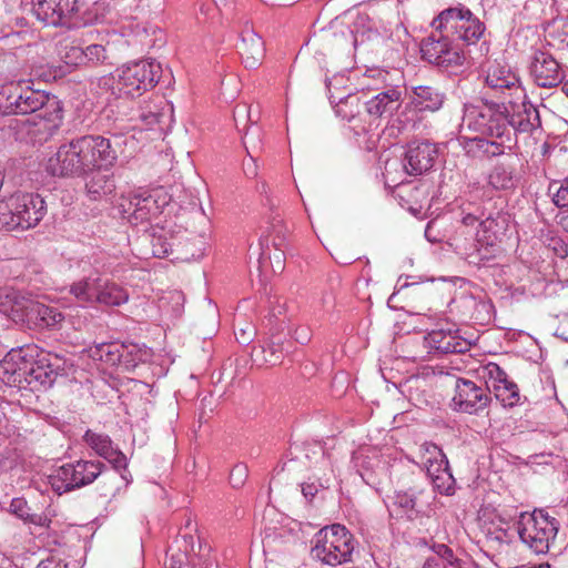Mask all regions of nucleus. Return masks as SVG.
<instances>
[{
  "label": "nucleus",
  "instance_id": "obj_1",
  "mask_svg": "<svg viewBox=\"0 0 568 568\" xmlns=\"http://www.w3.org/2000/svg\"><path fill=\"white\" fill-rule=\"evenodd\" d=\"M115 160L116 152L109 139L82 135L61 144L48 160L47 169L52 175L81 178L112 165Z\"/></svg>",
  "mask_w": 568,
  "mask_h": 568
},
{
  "label": "nucleus",
  "instance_id": "obj_2",
  "mask_svg": "<svg viewBox=\"0 0 568 568\" xmlns=\"http://www.w3.org/2000/svg\"><path fill=\"white\" fill-rule=\"evenodd\" d=\"M0 110L4 114H31L43 121V130L60 125L62 108L55 95L34 90L28 82L19 81L4 85L0 92Z\"/></svg>",
  "mask_w": 568,
  "mask_h": 568
},
{
  "label": "nucleus",
  "instance_id": "obj_3",
  "mask_svg": "<svg viewBox=\"0 0 568 568\" xmlns=\"http://www.w3.org/2000/svg\"><path fill=\"white\" fill-rule=\"evenodd\" d=\"M161 74L160 63L141 60L119 68L114 75L101 78L100 85L115 99L134 98L154 88Z\"/></svg>",
  "mask_w": 568,
  "mask_h": 568
},
{
  "label": "nucleus",
  "instance_id": "obj_4",
  "mask_svg": "<svg viewBox=\"0 0 568 568\" xmlns=\"http://www.w3.org/2000/svg\"><path fill=\"white\" fill-rule=\"evenodd\" d=\"M47 213L43 197L36 193L17 192L0 201V230H30Z\"/></svg>",
  "mask_w": 568,
  "mask_h": 568
},
{
  "label": "nucleus",
  "instance_id": "obj_5",
  "mask_svg": "<svg viewBox=\"0 0 568 568\" xmlns=\"http://www.w3.org/2000/svg\"><path fill=\"white\" fill-rule=\"evenodd\" d=\"M462 128L490 138H507L510 141L507 103L484 102L466 103Z\"/></svg>",
  "mask_w": 568,
  "mask_h": 568
},
{
  "label": "nucleus",
  "instance_id": "obj_6",
  "mask_svg": "<svg viewBox=\"0 0 568 568\" xmlns=\"http://www.w3.org/2000/svg\"><path fill=\"white\" fill-rule=\"evenodd\" d=\"M355 550L353 535L342 525L335 524L318 530L312 539L313 559L335 567L352 561Z\"/></svg>",
  "mask_w": 568,
  "mask_h": 568
},
{
  "label": "nucleus",
  "instance_id": "obj_7",
  "mask_svg": "<svg viewBox=\"0 0 568 568\" xmlns=\"http://www.w3.org/2000/svg\"><path fill=\"white\" fill-rule=\"evenodd\" d=\"M558 530L557 518L549 516L544 509H535L531 514L523 513L517 521L520 540L537 555L549 551Z\"/></svg>",
  "mask_w": 568,
  "mask_h": 568
},
{
  "label": "nucleus",
  "instance_id": "obj_8",
  "mask_svg": "<svg viewBox=\"0 0 568 568\" xmlns=\"http://www.w3.org/2000/svg\"><path fill=\"white\" fill-rule=\"evenodd\" d=\"M29 3L37 19L45 24L80 27L92 21L89 0H30Z\"/></svg>",
  "mask_w": 568,
  "mask_h": 568
},
{
  "label": "nucleus",
  "instance_id": "obj_9",
  "mask_svg": "<svg viewBox=\"0 0 568 568\" xmlns=\"http://www.w3.org/2000/svg\"><path fill=\"white\" fill-rule=\"evenodd\" d=\"M432 26L436 30H445L455 43L462 41L465 45L477 43L486 30L485 24L462 4L442 11Z\"/></svg>",
  "mask_w": 568,
  "mask_h": 568
},
{
  "label": "nucleus",
  "instance_id": "obj_10",
  "mask_svg": "<svg viewBox=\"0 0 568 568\" xmlns=\"http://www.w3.org/2000/svg\"><path fill=\"white\" fill-rule=\"evenodd\" d=\"M105 468V464L100 460L79 459L67 463L49 476V484L54 493L63 495L92 484Z\"/></svg>",
  "mask_w": 568,
  "mask_h": 568
},
{
  "label": "nucleus",
  "instance_id": "obj_11",
  "mask_svg": "<svg viewBox=\"0 0 568 568\" xmlns=\"http://www.w3.org/2000/svg\"><path fill=\"white\" fill-rule=\"evenodd\" d=\"M168 203L166 196L161 195L160 191H138L121 196L118 209L123 219L138 225L158 217Z\"/></svg>",
  "mask_w": 568,
  "mask_h": 568
},
{
  "label": "nucleus",
  "instance_id": "obj_12",
  "mask_svg": "<svg viewBox=\"0 0 568 568\" xmlns=\"http://www.w3.org/2000/svg\"><path fill=\"white\" fill-rule=\"evenodd\" d=\"M424 60L442 68L460 67L465 54L445 30H436L425 38L420 45Z\"/></svg>",
  "mask_w": 568,
  "mask_h": 568
},
{
  "label": "nucleus",
  "instance_id": "obj_13",
  "mask_svg": "<svg viewBox=\"0 0 568 568\" xmlns=\"http://www.w3.org/2000/svg\"><path fill=\"white\" fill-rule=\"evenodd\" d=\"M530 75L540 88H555L567 77L564 65L546 49H536L530 61Z\"/></svg>",
  "mask_w": 568,
  "mask_h": 568
},
{
  "label": "nucleus",
  "instance_id": "obj_14",
  "mask_svg": "<svg viewBox=\"0 0 568 568\" xmlns=\"http://www.w3.org/2000/svg\"><path fill=\"white\" fill-rule=\"evenodd\" d=\"M490 403L489 385H478L470 379L458 378L455 385V396L453 397L454 409L475 414L483 410Z\"/></svg>",
  "mask_w": 568,
  "mask_h": 568
},
{
  "label": "nucleus",
  "instance_id": "obj_15",
  "mask_svg": "<svg viewBox=\"0 0 568 568\" xmlns=\"http://www.w3.org/2000/svg\"><path fill=\"white\" fill-rule=\"evenodd\" d=\"M438 148L429 141H413L407 145L402 160L404 172L412 176L427 173L435 164Z\"/></svg>",
  "mask_w": 568,
  "mask_h": 568
},
{
  "label": "nucleus",
  "instance_id": "obj_16",
  "mask_svg": "<svg viewBox=\"0 0 568 568\" xmlns=\"http://www.w3.org/2000/svg\"><path fill=\"white\" fill-rule=\"evenodd\" d=\"M62 371L63 363L58 355L43 354L34 359L31 354L24 387H51Z\"/></svg>",
  "mask_w": 568,
  "mask_h": 568
},
{
  "label": "nucleus",
  "instance_id": "obj_17",
  "mask_svg": "<svg viewBox=\"0 0 568 568\" xmlns=\"http://www.w3.org/2000/svg\"><path fill=\"white\" fill-rule=\"evenodd\" d=\"M445 101V93L432 85H418L412 88L408 93V102L405 105L403 115L406 116L405 122H415L414 118H409V113H424L438 111Z\"/></svg>",
  "mask_w": 568,
  "mask_h": 568
},
{
  "label": "nucleus",
  "instance_id": "obj_18",
  "mask_svg": "<svg viewBox=\"0 0 568 568\" xmlns=\"http://www.w3.org/2000/svg\"><path fill=\"white\" fill-rule=\"evenodd\" d=\"M131 120L140 122L142 129H154L158 125L160 130H163L173 121V106L163 97H156L144 102L139 108L136 116Z\"/></svg>",
  "mask_w": 568,
  "mask_h": 568
},
{
  "label": "nucleus",
  "instance_id": "obj_19",
  "mask_svg": "<svg viewBox=\"0 0 568 568\" xmlns=\"http://www.w3.org/2000/svg\"><path fill=\"white\" fill-rule=\"evenodd\" d=\"M30 356L28 349H11L0 362V378L7 384L24 387Z\"/></svg>",
  "mask_w": 568,
  "mask_h": 568
},
{
  "label": "nucleus",
  "instance_id": "obj_20",
  "mask_svg": "<svg viewBox=\"0 0 568 568\" xmlns=\"http://www.w3.org/2000/svg\"><path fill=\"white\" fill-rule=\"evenodd\" d=\"M486 83L494 90L501 93L509 92V97L520 99L523 88L520 87L518 75L508 67L498 61L490 62L486 70Z\"/></svg>",
  "mask_w": 568,
  "mask_h": 568
},
{
  "label": "nucleus",
  "instance_id": "obj_21",
  "mask_svg": "<svg viewBox=\"0 0 568 568\" xmlns=\"http://www.w3.org/2000/svg\"><path fill=\"white\" fill-rule=\"evenodd\" d=\"M82 438L85 445L89 446L94 454L108 460L115 469L126 467L128 460L125 455L114 447L109 435L88 429Z\"/></svg>",
  "mask_w": 568,
  "mask_h": 568
},
{
  "label": "nucleus",
  "instance_id": "obj_22",
  "mask_svg": "<svg viewBox=\"0 0 568 568\" xmlns=\"http://www.w3.org/2000/svg\"><path fill=\"white\" fill-rule=\"evenodd\" d=\"M506 216L501 214H497L496 217L488 216L479 223L480 232H483V241H485L486 246H480L476 250V252L468 254V262L471 264H480L485 261H489L491 255L489 254V247L494 246L495 241L498 235L503 233L506 224ZM478 240V242H480Z\"/></svg>",
  "mask_w": 568,
  "mask_h": 568
},
{
  "label": "nucleus",
  "instance_id": "obj_23",
  "mask_svg": "<svg viewBox=\"0 0 568 568\" xmlns=\"http://www.w3.org/2000/svg\"><path fill=\"white\" fill-rule=\"evenodd\" d=\"M123 346H120L115 343H100L89 348V357L93 361H99L104 363L108 366H115L121 359L124 357L128 364L132 366H136L140 362H145L148 357V352L142 349H135L134 357L132 359H128L129 355L133 356V349L124 356L121 352Z\"/></svg>",
  "mask_w": 568,
  "mask_h": 568
},
{
  "label": "nucleus",
  "instance_id": "obj_24",
  "mask_svg": "<svg viewBox=\"0 0 568 568\" xmlns=\"http://www.w3.org/2000/svg\"><path fill=\"white\" fill-rule=\"evenodd\" d=\"M402 91L398 87L388 85L364 102L366 112L374 118L392 115L400 105Z\"/></svg>",
  "mask_w": 568,
  "mask_h": 568
},
{
  "label": "nucleus",
  "instance_id": "obj_25",
  "mask_svg": "<svg viewBox=\"0 0 568 568\" xmlns=\"http://www.w3.org/2000/svg\"><path fill=\"white\" fill-rule=\"evenodd\" d=\"M305 456L308 459L312 457L315 459L312 466V478L318 481V486L323 489H328L336 478L331 457L318 444L308 445Z\"/></svg>",
  "mask_w": 568,
  "mask_h": 568
},
{
  "label": "nucleus",
  "instance_id": "obj_26",
  "mask_svg": "<svg viewBox=\"0 0 568 568\" xmlns=\"http://www.w3.org/2000/svg\"><path fill=\"white\" fill-rule=\"evenodd\" d=\"M178 545V554H171L165 568H191L193 564V556L201 555L202 545L195 541L193 534L183 532L180 538L175 540Z\"/></svg>",
  "mask_w": 568,
  "mask_h": 568
},
{
  "label": "nucleus",
  "instance_id": "obj_27",
  "mask_svg": "<svg viewBox=\"0 0 568 568\" xmlns=\"http://www.w3.org/2000/svg\"><path fill=\"white\" fill-rule=\"evenodd\" d=\"M239 48L246 69L260 65L264 57V42L252 28L243 29Z\"/></svg>",
  "mask_w": 568,
  "mask_h": 568
},
{
  "label": "nucleus",
  "instance_id": "obj_28",
  "mask_svg": "<svg viewBox=\"0 0 568 568\" xmlns=\"http://www.w3.org/2000/svg\"><path fill=\"white\" fill-rule=\"evenodd\" d=\"M426 339L430 348L443 354L464 353L469 348V343L452 331H433L428 333Z\"/></svg>",
  "mask_w": 568,
  "mask_h": 568
},
{
  "label": "nucleus",
  "instance_id": "obj_29",
  "mask_svg": "<svg viewBox=\"0 0 568 568\" xmlns=\"http://www.w3.org/2000/svg\"><path fill=\"white\" fill-rule=\"evenodd\" d=\"M88 176L90 178L85 182V190L92 201H99L112 194L116 187L113 175L106 170L97 169Z\"/></svg>",
  "mask_w": 568,
  "mask_h": 568
},
{
  "label": "nucleus",
  "instance_id": "obj_30",
  "mask_svg": "<svg viewBox=\"0 0 568 568\" xmlns=\"http://www.w3.org/2000/svg\"><path fill=\"white\" fill-rule=\"evenodd\" d=\"M103 277L98 273H92L70 285V294L77 301L90 305L97 304L99 290L101 288Z\"/></svg>",
  "mask_w": 568,
  "mask_h": 568
},
{
  "label": "nucleus",
  "instance_id": "obj_31",
  "mask_svg": "<svg viewBox=\"0 0 568 568\" xmlns=\"http://www.w3.org/2000/svg\"><path fill=\"white\" fill-rule=\"evenodd\" d=\"M420 460L426 468L429 478H434L442 471L448 469V462L442 449L432 443H424L420 445Z\"/></svg>",
  "mask_w": 568,
  "mask_h": 568
},
{
  "label": "nucleus",
  "instance_id": "obj_32",
  "mask_svg": "<svg viewBox=\"0 0 568 568\" xmlns=\"http://www.w3.org/2000/svg\"><path fill=\"white\" fill-rule=\"evenodd\" d=\"M517 181L515 163L511 162L497 163L488 175V184L497 191L511 190Z\"/></svg>",
  "mask_w": 568,
  "mask_h": 568
},
{
  "label": "nucleus",
  "instance_id": "obj_33",
  "mask_svg": "<svg viewBox=\"0 0 568 568\" xmlns=\"http://www.w3.org/2000/svg\"><path fill=\"white\" fill-rule=\"evenodd\" d=\"M128 300L129 294L122 286L103 277L97 304L120 306L126 303Z\"/></svg>",
  "mask_w": 568,
  "mask_h": 568
},
{
  "label": "nucleus",
  "instance_id": "obj_34",
  "mask_svg": "<svg viewBox=\"0 0 568 568\" xmlns=\"http://www.w3.org/2000/svg\"><path fill=\"white\" fill-rule=\"evenodd\" d=\"M534 113L538 118V113L535 109H526L524 106V113L520 111L515 112V103L513 100L507 102V120L509 121L510 133L513 131L528 132L532 130L534 124L531 123L529 115Z\"/></svg>",
  "mask_w": 568,
  "mask_h": 568
},
{
  "label": "nucleus",
  "instance_id": "obj_35",
  "mask_svg": "<svg viewBox=\"0 0 568 568\" xmlns=\"http://www.w3.org/2000/svg\"><path fill=\"white\" fill-rule=\"evenodd\" d=\"M491 389L496 399L500 402L504 407H514L519 404V388L513 381L509 379L500 385L496 384Z\"/></svg>",
  "mask_w": 568,
  "mask_h": 568
},
{
  "label": "nucleus",
  "instance_id": "obj_36",
  "mask_svg": "<svg viewBox=\"0 0 568 568\" xmlns=\"http://www.w3.org/2000/svg\"><path fill=\"white\" fill-rule=\"evenodd\" d=\"M83 51L85 67L113 65L112 57L106 47L102 44H89L83 48Z\"/></svg>",
  "mask_w": 568,
  "mask_h": 568
},
{
  "label": "nucleus",
  "instance_id": "obj_37",
  "mask_svg": "<svg viewBox=\"0 0 568 568\" xmlns=\"http://www.w3.org/2000/svg\"><path fill=\"white\" fill-rule=\"evenodd\" d=\"M9 510L26 523L44 526L48 521L45 517L31 514L30 507L24 498H13L10 503Z\"/></svg>",
  "mask_w": 568,
  "mask_h": 568
},
{
  "label": "nucleus",
  "instance_id": "obj_38",
  "mask_svg": "<svg viewBox=\"0 0 568 568\" xmlns=\"http://www.w3.org/2000/svg\"><path fill=\"white\" fill-rule=\"evenodd\" d=\"M262 352L266 363L276 365L288 353V348L284 346L281 336H272L270 342L262 346Z\"/></svg>",
  "mask_w": 568,
  "mask_h": 568
},
{
  "label": "nucleus",
  "instance_id": "obj_39",
  "mask_svg": "<svg viewBox=\"0 0 568 568\" xmlns=\"http://www.w3.org/2000/svg\"><path fill=\"white\" fill-rule=\"evenodd\" d=\"M359 109V98L356 94H349L344 99H341L335 106L336 114L346 121H352Z\"/></svg>",
  "mask_w": 568,
  "mask_h": 568
},
{
  "label": "nucleus",
  "instance_id": "obj_40",
  "mask_svg": "<svg viewBox=\"0 0 568 568\" xmlns=\"http://www.w3.org/2000/svg\"><path fill=\"white\" fill-rule=\"evenodd\" d=\"M548 192L557 207L568 211V179L560 182L552 181L549 184Z\"/></svg>",
  "mask_w": 568,
  "mask_h": 568
},
{
  "label": "nucleus",
  "instance_id": "obj_41",
  "mask_svg": "<svg viewBox=\"0 0 568 568\" xmlns=\"http://www.w3.org/2000/svg\"><path fill=\"white\" fill-rule=\"evenodd\" d=\"M244 146L246 149L248 160L244 162V173L248 178H255L257 175V166L255 164V149L256 144L254 142V136H251L250 133H245L244 135Z\"/></svg>",
  "mask_w": 568,
  "mask_h": 568
},
{
  "label": "nucleus",
  "instance_id": "obj_42",
  "mask_svg": "<svg viewBox=\"0 0 568 568\" xmlns=\"http://www.w3.org/2000/svg\"><path fill=\"white\" fill-rule=\"evenodd\" d=\"M432 481L435 489L440 494H454L455 479L449 469L442 471L439 475H436L434 478H432Z\"/></svg>",
  "mask_w": 568,
  "mask_h": 568
},
{
  "label": "nucleus",
  "instance_id": "obj_43",
  "mask_svg": "<svg viewBox=\"0 0 568 568\" xmlns=\"http://www.w3.org/2000/svg\"><path fill=\"white\" fill-rule=\"evenodd\" d=\"M151 246L153 256L160 258L168 256L173 251V244L162 233L152 235Z\"/></svg>",
  "mask_w": 568,
  "mask_h": 568
},
{
  "label": "nucleus",
  "instance_id": "obj_44",
  "mask_svg": "<svg viewBox=\"0 0 568 568\" xmlns=\"http://www.w3.org/2000/svg\"><path fill=\"white\" fill-rule=\"evenodd\" d=\"M394 504L405 511H412L417 506V495L413 488L406 491H397L394 497Z\"/></svg>",
  "mask_w": 568,
  "mask_h": 568
},
{
  "label": "nucleus",
  "instance_id": "obj_45",
  "mask_svg": "<svg viewBox=\"0 0 568 568\" xmlns=\"http://www.w3.org/2000/svg\"><path fill=\"white\" fill-rule=\"evenodd\" d=\"M63 61L68 65H84V51L79 45H67L62 54Z\"/></svg>",
  "mask_w": 568,
  "mask_h": 568
},
{
  "label": "nucleus",
  "instance_id": "obj_46",
  "mask_svg": "<svg viewBox=\"0 0 568 568\" xmlns=\"http://www.w3.org/2000/svg\"><path fill=\"white\" fill-rule=\"evenodd\" d=\"M435 554L440 557L449 567L462 568V561L454 556V551L445 544H437L433 547Z\"/></svg>",
  "mask_w": 568,
  "mask_h": 568
},
{
  "label": "nucleus",
  "instance_id": "obj_47",
  "mask_svg": "<svg viewBox=\"0 0 568 568\" xmlns=\"http://www.w3.org/2000/svg\"><path fill=\"white\" fill-rule=\"evenodd\" d=\"M507 142H509L507 140V138L497 139L495 141L485 139L484 144H483V145H485V148H484L485 156L494 158V156L504 154L506 148L510 149L509 145H506Z\"/></svg>",
  "mask_w": 568,
  "mask_h": 568
},
{
  "label": "nucleus",
  "instance_id": "obj_48",
  "mask_svg": "<svg viewBox=\"0 0 568 568\" xmlns=\"http://www.w3.org/2000/svg\"><path fill=\"white\" fill-rule=\"evenodd\" d=\"M486 371H487V375L489 377V381L491 383L489 388L490 387L494 388V386L496 384L500 385V384L509 381L507 373L500 366H498L495 363H489L486 366Z\"/></svg>",
  "mask_w": 568,
  "mask_h": 568
},
{
  "label": "nucleus",
  "instance_id": "obj_49",
  "mask_svg": "<svg viewBox=\"0 0 568 568\" xmlns=\"http://www.w3.org/2000/svg\"><path fill=\"white\" fill-rule=\"evenodd\" d=\"M484 140H485V138H483V136H476L473 139H468L464 145L466 153L473 158L485 156V153H484L485 145H481V144H484Z\"/></svg>",
  "mask_w": 568,
  "mask_h": 568
},
{
  "label": "nucleus",
  "instance_id": "obj_50",
  "mask_svg": "<svg viewBox=\"0 0 568 568\" xmlns=\"http://www.w3.org/2000/svg\"><path fill=\"white\" fill-rule=\"evenodd\" d=\"M248 477V469L245 465L239 464L233 467L230 474V481L234 488H240L244 485Z\"/></svg>",
  "mask_w": 568,
  "mask_h": 568
},
{
  "label": "nucleus",
  "instance_id": "obj_51",
  "mask_svg": "<svg viewBox=\"0 0 568 568\" xmlns=\"http://www.w3.org/2000/svg\"><path fill=\"white\" fill-rule=\"evenodd\" d=\"M320 489H323L321 486H318V481L312 478V476L308 478L307 481L302 484V494L307 499H313L315 495L318 493Z\"/></svg>",
  "mask_w": 568,
  "mask_h": 568
},
{
  "label": "nucleus",
  "instance_id": "obj_52",
  "mask_svg": "<svg viewBox=\"0 0 568 568\" xmlns=\"http://www.w3.org/2000/svg\"><path fill=\"white\" fill-rule=\"evenodd\" d=\"M41 314L42 320L47 323V325H55L63 320V315L51 307H44Z\"/></svg>",
  "mask_w": 568,
  "mask_h": 568
},
{
  "label": "nucleus",
  "instance_id": "obj_53",
  "mask_svg": "<svg viewBox=\"0 0 568 568\" xmlns=\"http://www.w3.org/2000/svg\"><path fill=\"white\" fill-rule=\"evenodd\" d=\"M36 568H69L68 564L64 562L61 558L49 556L48 558L41 560Z\"/></svg>",
  "mask_w": 568,
  "mask_h": 568
},
{
  "label": "nucleus",
  "instance_id": "obj_54",
  "mask_svg": "<svg viewBox=\"0 0 568 568\" xmlns=\"http://www.w3.org/2000/svg\"><path fill=\"white\" fill-rule=\"evenodd\" d=\"M273 244L274 246L276 247V252L274 254V258H275V265H273V270L274 272H282L283 268H284V252L280 248V246L282 245V241L281 242H276L275 240L273 241Z\"/></svg>",
  "mask_w": 568,
  "mask_h": 568
},
{
  "label": "nucleus",
  "instance_id": "obj_55",
  "mask_svg": "<svg viewBox=\"0 0 568 568\" xmlns=\"http://www.w3.org/2000/svg\"><path fill=\"white\" fill-rule=\"evenodd\" d=\"M294 338L300 344H305L311 339V333L307 327H298L295 329Z\"/></svg>",
  "mask_w": 568,
  "mask_h": 568
},
{
  "label": "nucleus",
  "instance_id": "obj_56",
  "mask_svg": "<svg viewBox=\"0 0 568 568\" xmlns=\"http://www.w3.org/2000/svg\"><path fill=\"white\" fill-rule=\"evenodd\" d=\"M11 307V298L9 294L0 290V312L8 313Z\"/></svg>",
  "mask_w": 568,
  "mask_h": 568
},
{
  "label": "nucleus",
  "instance_id": "obj_57",
  "mask_svg": "<svg viewBox=\"0 0 568 568\" xmlns=\"http://www.w3.org/2000/svg\"><path fill=\"white\" fill-rule=\"evenodd\" d=\"M182 530H183V532H190V534L196 532V524L193 521L191 516H189L185 519Z\"/></svg>",
  "mask_w": 568,
  "mask_h": 568
},
{
  "label": "nucleus",
  "instance_id": "obj_58",
  "mask_svg": "<svg viewBox=\"0 0 568 568\" xmlns=\"http://www.w3.org/2000/svg\"><path fill=\"white\" fill-rule=\"evenodd\" d=\"M478 221V217L471 213H468L463 216L462 223L466 226H473Z\"/></svg>",
  "mask_w": 568,
  "mask_h": 568
},
{
  "label": "nucleus",
  "instance_id": "obj_59",
  "mask_svg": "<svg viewBox=\"0 0 568 568\" xmlns=\"http://www.w3.org/2000/svg\"><path fill=\"white\" fill-rule=\"evenodd\" d=\"M247 114L250 116V110L246 105H237L234 110V118L236 119L237 115H244Z\"/></svg>",
  "mask_w": 568,
  "mask_h": 568
},
{
  "label": "nucleus",
  "instance_id": "obj_60",
  "mask_svg": "<svg viewBox=\"0 0 568 568\" xmlns=\"http://www.w3.org/2000/svg\"><path fill=\"white\" fill-rule=\"evenodd\" d=\"M560 225L562 229L568 232V211H565L560 217Z\"/></svg>",
  "mask_w": 568,
  "mask_h": 568
},
{
  "label": "nucleus",
  "instance_id": "obj_61",
  "mask_svg": "<svg viewBox=\"0 0 568 568\" xmlns=\"http://www.w3.org/2000/svg\"><path fill=\"white\" fill-rule=\"evenodd\" d=\"M134 126H136V124H134L133 126L121 125V126H119V128H118V129H119V131H114V133H113V134H114V135H116V134H123L125 131H128L129 129L134 128Z\"/></svg>",
  "mask_w": 568,
  "mask_h": 568
},
{
  "label": "nucleus",
  "instance_id": "obj_62",
  "mask_svg": "<svg viewBox=\"0 0 568 568\" xmlns=\"http://www.w3.org/2000/svg\"><path fill=\"white\" fill-rule=\"evenodd\" d=\"M394 165H397L396 161L393 162V163H389V162L386 163L385 170H386V175L387 176L390 174V168L394 166Z\"/></svg>",
  "mask_w": 568,
  "mask_h": 568
},
{
  "label": "nucleus",
  "instance_id": "obj_63",
  "mask_svg": "<svg viewBox=\"0 0 568 568\" xmlns=\"http://www.w3.org/2000/svg\"><path fill=\"white\" fill-rule=\"evenodd\" d=\"M561 90L568 97V80L564 82Z\"/></svg>",
  "mask_w": 568,
  "mask_h": 568
},
{
  "label": "nucleus",
  "instance_id": "obj_64",
  "mask_svg": "<svg viewBox=\"0 0 568 568\" xmlns=\"http://www.w3.org/2000/svg\"><path fill=\"white\" fill-rule=\"evenodd\" d=\"M433 225H434V222H433V221H432V222H429V223L427 224L426 234H427V233H428V231L433 227Z\"/></svg>",
  "mask_w": 568,
  "mask_h": 568
}]
</instances>
